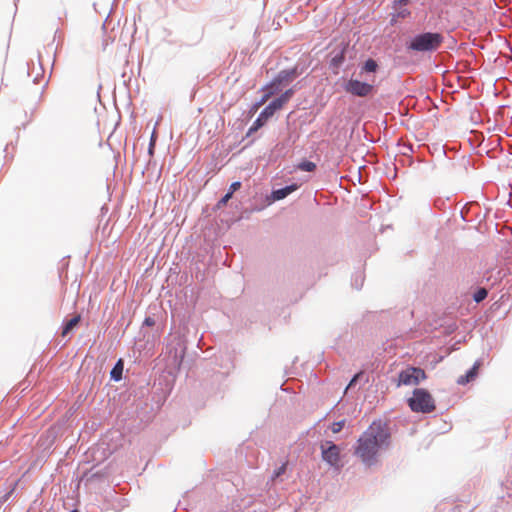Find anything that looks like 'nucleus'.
<instances>
[{"mask_svg":"<svg viewBox=\"0 0 512 512\" xmlns=\"http://www.w3.org/2000/svg\"><path fill=\"white\" fill-rule=\"evenodd\" d=\"M390 436L386 423L381 420L373 421L359 437L354 454L370 467L377 462L378 451L389 446Z\"/></svg>","mask_w":512,"mask_h":512,"instance_id":"obj_1","label":"nucleus"},{"mask_svg":"<svg viewBox=\"0 0 512 512\" xmlns=\"http://www.w3.org/2000/svg\"><path fill=\"white\" fill-rule=\"evenodd\" d=\"M408 405L412 411L421 413H431L436 408L432 395L422 388L413 391L412 397L408 399Z\"/></svg>","mask_w":512,"mask_h":512,"instance_id":"obj_2","label":"nucleus"},{"mask_svg":"<svg viewBox=\"0 0 512 512\" xmlns=\"http://www.w3.org/2000/svg\"><path fill=\"white\" fill-rule=\"evenodd\" d=\"M442 42L443 36L440 33L427 32L415 36L409 48L415 51H433L437 50Z\"/></svg>","mask_w":512,"mask_h":512,"instance_id":"obj_3","label":"nucleus"},{"mask_svg":"<svg viewBox=\"0 0 512 512\" xmlns=\"http://www.w3.org/2000/svg\"><path fill=\"white\" fill-rule=\"evenodd\" d=\"M424 379H426V373L423 369L409 366L399 373L397 386L418 385Z\"/></svg>","mask_w":512,"mask_h":512,"instance_id":"obj_4","label":"nucleus"},{"mask_svg":"<svg viewBox=\"0 0 512 512\" xmlns=\"http://www.w3.org/2000/svg\"><path fill=\"white\" fill-rule=\"evenodd\" d=\"M322 459L333 467H339L340 448L332 441L321 444Z\"/></svg>","mask_w":512,"mask_h":512,"instance_id":"obj_5","label":"nucleus"},{"mask_svg":"<svg viewBox=\"0 0 512 512\" xmlns=\"http://www.w3.org/2000/svg\"><path fill=\"white\" fill-rule=\"evenodd\" d=\"M374 90L373 85L361 82L359 80L350 79L345 84V91L354 96L366 97L370 95Z\"/></svg>","mask_w":512,"mask_h":512,"instance_id":"obj_6","label":"nucleus"},{"mask_svg":"<svg viewBox=\"0 0 512 512\" xmlns=\"http://www.w3.org/2000/svg\"><path fill=\"white\" fill-rule=\"evenodd\" d=\"M279 110L278 107L273 103V101L266 106L263 111L259 114L258 118L254 121L252 126L249 128L248 135L256 132L258 129H260L269 118H271L274 113Z\"/></svg>","mask_w":512,"mask_h":512,"instance_id":"obj_7","label":"nucleus"},{"mask_svg":"<svg viewBox=\"0 0 512 512\" xmlns=\"http://www.w3.org/2000/svg\"><path fill=\"white\" fill-rule=\"evenodd\" d=\"M282 85L278 84L277 81L273 80L270 84L265 86L263 88V96L259 100V102L255 105V108H259L260 106L264 105L274 94L281 91Z\"/></svg>","mask_w":512,"mask_h":512,"instance_id":"obj_8","label":"nucleus"},{"mask_svg":"<svg viewBox=\"0 0 512 512\" xmlns=\"http://www.w3.org/2000/svg\"><path fill=\"white\" fill-rule=\"evenodd\" d=\"M298 189L297 184H291L289 186L273 190L270 196L267 198L270 203L282 200L286 198L288 195H290L292 192L296 191Z\"/></svg>","mask_w":512,"mask_h":512,"instance_id":"obj_9","label":"nucleus"},{"mask_svg":"<svg viewBox=\"0 0 512 512\" xmlns=\"http://www.w3.org/2000/svg\"><path fill=\"white\" fill-rule=\"evenodd\" d=\"M480 365L479 361L475 362L472 368L465 375H462L457 379V383L459 385H465L473 381L477 377Z\"/></svg>","mask_w":512,"mask_h":512,"instance_id":"obj_10","label":"nucleus"},{"mask_svg":"<svg viewBox=\"0 0 512 512\" xmlns=\"http://www.w3.org/2000/svg\"><path fill=\"white\" fill-rule=\"evenodd\" d=\"M297 77L296 69L291 70H283L278 73V75L274 78L278 84L286 85L291 83Z\"/></svg>","mask_w":512,"mask_h":512,"instance_id":"obj_11","label":"nucleus"},{"mask_svg":"<svg viewBox=\"0 0 512 512\" xmlns=\"http://www.w3.org/2000/svg\"><path fill=\"white\" fill-rule=\"evenodd\" d=\"M81 316L75 315L73 318H71L69 321L66 322V324L63 327L62 330V336L65 337L67 334L72 331L80 322Z\"/></svg>","mask_w":512,"mask_h":512,"instance_id":"obj_12","label":"nucleus"},{"mask_svg":"<svg viewBox=\"0 0 512 512\" xmlns=\"http://www.w3.org/2000/svg\"><path fill=\"white\" fill-rule=\"evenodd\" d=\"M293 93H294L293 89H288L280 97L274 99L273 103L280 110L284 106V104L289 101V99L292 97Z\"/></svg>","mask_w":512,"mask_h":512,"instance_id":"obj_13","label":"nucleus"},{"mask_svg":"<svg viewBox=\"0 0 512 512\" xmlns=\"http://www.w3.org/2000/svg\"><path fill=\"white\" fill-rule=\"evenodd\" d=\"M297 168L305 172H313L316 169V164L312 161L304 160L297 165Z\"/></svg>","mask_w":512,"mask_h":512,"instance_id":"obj_14","label":"nucleus"},{"mask_svg":"<svg viewBox=\"0 0 512 512\" xmlns=\"http://www.w3.org/2000/svg\"><path fill=\"white\" fill-rule=\"evenodd\" d=\"M122 372H123V364H122V361L119 360L111 371V377L114 380H120L122 377Z\"/></svg>","mask_w":512,"mask_h":512,"instance_id":"obj_15","label":"nucleus"},{"mask_svg":"<svg viewBox=\"0 0 512 512\" xmlns=\"http://www.w3.org/2000/svg\"><path fill=\"white\" fill-rule=\"evenodd\" d=\"M377 67H378V64H377V62H376L375 60H373V59H368V60L365 62L364 66H363V70H364L365 72H375V71H376V69H377Z\"/></svg>","mask_w":512,"mask_h":512,"instance_id":"obj_16","label":"nucleus"},{"mask_svg":"<svg viewBox=\"0 0 512 512\" xmlns=\"http://www.w3.org/2000/svg\"><path fill=\"white\" fill-rule=\"evenodd\" d=\"M487 294L488 293L485 288H480L479 290L476 291L473 298L477 303H479L487 297Z\"/></svg>","mask_w":512,"mask_h":512,"instance_id":"obj_17","label":"nucleus"},{"mask_svg":"<svg viewBox=\"0 0 512 512\" xmlns=\"http://www.w3.org/2000/svg\"><path fill=\"white\" fill-rule=\"evenodd\" d=\"M344 424H345V421L342 420V421H338V422H334L331 426V431L333 433H338L342 430V428L344 427Z\"/></svg>","mask_w":512,"mask_h":512,"instance_id":"obj_18","label":"nucleus"},{"mask_svg":"<svg viewBox=\"0 0 512 512\" xmlns=\"http://www.w3.org/2000/svg\"><path fill=\"white\" fill-rule=\"evenodd\" d=\"M232 198V194L227 192L218 202L217 206L222 207L225 206L228 201Z\"/></svg>","mask_w":512,"mask_h":512,"instance_id":"obj_19","label":"nucleus"},{"mask_svg":"<svg viewBox=\"0 0 512 512\" xmlns=\"http://www.w3.org/2000/svg\"><path fill=\"white\" fill-rule=\"evenodd\" d=\"M232 198V194L227 192L218 202L217 206L222 207L225 206L228 201Z\"/></svg>","mask_w":512,"mask_h":512,"instance_id":"obj_20","label":"nucleus"},{"mask_svg":"<svg viewBox=\"0 0 512 512\" xmlns=\"http://www.w3.org/2000/svg\"><path fill=\"white\" fill-rule=\"evenodd\" d=\"M287 468V463H283L277 470L274 472V478L279 477L280 475L284 474Z\"/></svg>","mask_w":512,"mask_h":512,"instance_id":"obj_21","label":"nucleus"},{"mask_svg":"<svg viewBox=\"0 0 512 512\" xmlns=\"http://www.w3.org/2000/svg\"><path fill=\"white\" fill-rule=\"evenodd\" d=\"M241 188V182L239 181H236V182H233L231 185H230V188H229V193H231L233 195V193L237 190H239Z\"/></svg>","mask_w":512,"mask_h":512,"instance_id":"obj_22","label":"nucleus"},{"mask_svg":"<svg viewBox=\"0 0 512 512\" xmlns=\"http://www.w3.org/2000/svg\"><path fill=\"white\" fill-rule=\"evenodd\" d=\"M361 373H358L356 374L352 379L351 381L349 382L348 386L346 389L352 387L353 385H355V383L357 382L358 378L360 377Z\"/></svg>","mask_w":512,"mask_h":512,"instance_id":"obj_23","label":"nucleus"},{"mask_svg":"<svg viewBox=\"0 0 512 512\" xmlns=\"http://www.w3.org/2000/svg\"><path fill=\"white\" fill-rule=\"evenodd\" d=\"M154 144H155V133H153V134H152V137H151V142H150V147H149V152H150V153H152V150H153Z\"/></svg>","mask_w":512,"mask_h":512,"instance_id":"obj_24","label":"nucleus"},{"mask_svg":"<svg viewBox=\"0 0 512 512\" xmlns=\"http://www.w3.org/2000/svg\"><path fill=\"white\" fill-rule=\"evenodd\" d=\"M479 209H480V207H479V205H478V204H471V205L469 206V208L467 209L466 213H469V212H470V211H472V210H479Z\"/></svg>","mask_w":512,"mask_h":512,"instance_id":"obj_25","label":"nucleus"},{"mask_svg":"<svg viewBox=\"0 0 512 512\" xmlns=\"http://www.w3.org/2000/svg\"><path fill=\"white\" fill-rule=\"evenodd\" d=\"M408 14H409V12H408L407 10H403V11H401V12L397 15V17H402V18H404V17H406Z\"/></svg>","mask_w":512,"mask_h":512,"instance_id":"obj_26","label":"nucleus"},{"mask_svg":"<svg viewBox=\"0 0 512 512\" xmlns=\"http://www.w3.org/2000/svg\"><path fill=\"white\" fill-rule=\"evenodd\" d=\"M461 217H462V219H463V220H465V221H468V222L472 221V219H468V218L464 215V212H463V211H461Z\"/></svg>","mask_w":512,"mask_h":512,"instance_id":"obj_27","label":"nucleus"},{"mask_svg":"<svg viewBox=\"0 0 512 512\" xmlns=\"http://www.w3.org/2000/svg\"><path fill=\"white\" fill-rule=\"evenodd\" d=\"M145 323H146L147 325H152V324H153V321H151V320H150V318H147V319L145 320Z\"/></svg>","mask_w":512,"mask_h":512,"instance_id":"obj_28","label":"nucleus"},{"mask_svg":"<svg viewBox=\"0 0 512 512\" xmlns=\"http://www.w3.org/2000/svg\"><path fill=\"white\" fill-rule=\"evenodd\" d=\"M396 22H397L396 15H393V17L391 19V23L395 24Z\"/></svg>","mask_w":512,"mask_h":512,"instance_id":"obj_29","label":"nucleus"},{"mask_svg":"<svg viewBox=\"0 0 512 512\" xmlns=\"http://www.w3.org/2000/svg\"><path fill=\"white\" fill-rule=\"evenodd\" d=\"M401 3L406 4L407 0H401Z\"/></svg>","mask_w":512,"mask_h":512,"instance_id":"obj_30","label":"nucleus"},{"mask_svg":"<svg viewBox=\"0 0 512 512\" xmlns=\"http://www.w3.org/2000/svg\"><path fill=\"white\" fill-rule=\"evenodd\" d=\"M71 512H78V511H77V510H73V511H71Z\"/></svg>","mask_w":512,"mask_h":512,"instance_id":"obj_31","label":"nucleus"}]
</instances>
